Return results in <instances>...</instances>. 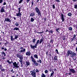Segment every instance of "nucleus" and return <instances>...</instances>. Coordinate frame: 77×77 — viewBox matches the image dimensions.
Listing matches in <instances>:
<instances>
[{
  "mask_svg": "<svg viewBox=\"0 0 77 77\" xmlns=\"http://www.w3.org/2000/svg\"><path fill=\"white\" fill-rule=\"evenodd\" d=\"M31 59L32 60L31 62H33V65L34 66H38L39 65V64L38 62H36V61L34 59V58L32 56H31Z\"/></svg>",
  "mask_w": 77,
  "mask_h": 77,
  "instance_id": "1",
  "label": "nucleus"
},
{
  "mask_svg": "<svg viewBox=\"0 0 77 77\" xmlns=\"http://www.w3.org/2000/svg\"><path fill=\"white\" fill-rule=\"evenodd\" d=\"M35 11L36 13L38 14V17H41V12L40 11L39 9L38 8V7H36L35 8Z\"/></svg>",
  "mask_w": 77,
  "mask_h": 77,
  "instance_id": "2",
  "label": "nucleus"
},
{
  "mask_svg": "<svg viewBox=\"0 0 77 77\" xmlns=\"http://www.w3.org/2000/svg\"><path fill=\"white\" fill-rule=\"evenodd\" d=\"M31 73V75H32L33 77H36V72H35V69H34L32 70V71H30Z\"/></svg>",
  "mask_w": 77,
  "mask_h": 77,
  "instance_id": "3",
  "label": "nucleus"
},
{
  "mask_svg": "<svg viewBox=\"0 0 77 77\" xmlns=\"http://www.w3.org/2000/svg\"><path fill=\"white\" fill-rule=\"evenodd\" d=\"M72 51L71 50H69L67 51V53H66V57H68L69 55H71L72 54Z\"/></svg>",
  "mask_w": 77,
  "mask_h": 77,
  "instance_id": "4",
  "label": "nucleus"
},
{
  "mask_svg": "<svg viewBox=\"0 0 77 77\" xmlns=\"http://www.w3.org/2000/svg\"><path fill=\"white\" fill-rule=\"evenodd\" d=\"M18 38V35H15V38H13V36L12 35L11 36V41H14V39H17Z\"/></svg>",
  "mask_w": 77,
  "mask_h": 77,
  "instance_id": "5",
  "label": "nucleus"
},
{
  "mask_svg": "<svg viewBox=\"0 0 77 77\" xmlns=\"http://www.w3.org/2000/svg\"><path fill=\"white\" fill-rule=\"evenodd\" d=\"M38 44H37V43H36L35 44V45L33 46V45L31 44L30 45V46L31 48H32V49H35V48H37V45Z\"/></svg>",
  "mask_w": 77,
  "mask_h": 77,
  "instance_id": "6",
  "label": "nucleus"
},
{
  "mask_svg": "<svg viewBox=\"0 0 77 77\" xmlns=\"http://www.w3.org/2000/svg\"><path fill=\"white\" fill-rule=\"evenodd\" d=\"M69 71L71 73H73V74H75V71L74 70V69H71L70 68H69Z\"/></svg>",
  "mask_w": 77,
  "mask_h": 77,
  "instance_id": "7",
  "label": "nucleus"
},
{
  "mask_svg": "<svg viewBox=\"0 0 77 77\" xmlns=\"http://www.w3.org/2000/svg\"><path fill=\"white\" fill-rule=\"evenodd\" d=\"M13 65L15 67V68H19V66L17 65V62H15L14 63H13Z\"/></svg>",
  "mask_w": 77,
  "mask_h": 77,
  "instance_id": "8",
  "label": "nucleus"
},
{
  "mask_svg": "<svg viewBox=\"0 0 77 77\" xmlns=\"http://www.w3.org/2000/svg\"><path fill=\"white\" fill-rule=\"evenodd\" d=\"M75 56H76V53L73 52H72V54L70 55V56L71 57H74Z\"/></svg>",
  "mask_w": 77,
  "mask_h": 77,
  "instance_id": "9",
  "label": "nucleus"
},
{
  "mask_svg": "<svg viewBox=\"0 0 77 77\" xmlns=\"http://www.w3.org/2000/svg\"><path fill=\"white\" fill-rule=\"evenodd\" d=\"M61 18L62 20V21L64 22V16L63 14L61 13Z\"/></svg>",
  "mask_w": 77,
  "mask_h": 77,
  "instance_id": "10",
  "label": "nucleus"
},
{
  "mask_svg": "<svg viewBox=\"0 0 77 77\" xmlns=\"http://www.w3.org/2000/svg\"><path fill=\"white\" fill-rule=\"evenodd\" d=\"M5 21H6L7 22H9V23H11V20H10V19L9 18H6L5 19Z\"/></svg>",
  "mask_w": 77,
  "mask_h": 77,
  "instance_id": "11",
  "label": "nucleus"
},
{
  "mask_svg": "<svg viewBox=\"0 0 77 77\" xmlns=\"http://www.w3.org/2000/svg\"><path fill=\"white\" fill-rule=\"evenodd\" d=\"M47 32H49V33H51V34H53V31L52 30L49 31L48 29H47L45 31V33H46Z\"/></svg>",
  "mask_w": 77,
  "mask_h": 77,
  "instance_id": "12",
  "label": "nucleus"
},
{
  "mask_svg": "<svg viewBox=\"0 0 77 77\" xmlns=\"http://www.w3.org/2000/svg\"><path fill=\"white\" fill-rule=\"evenodd\" d=\"M3 66H2V64L0 65V69H1V71L2 72H4L5 71V69H3Z\"/></svg>",
  "mask_w": 77,
  "mask_h": 77,
  "instance_id": "13",
  "label": "nucleus"
},
{
  "mask_svg": "<svg viewBox=\"0 0 77 77\" xmlns=\"http://www.w3.org/2000/svg\"><path fill=\"white\" fill-rule=\"evenodd\" d=\"M31 54V52L30 51H28L26 53V56H30Z\"/></svg>",
  "mask_w": 77,
  "mask_h": 77,
  "instance_id": "14",
  "label": "nucleus"
},
{
  "mask_svg": "<svg viewBox=\"0 0 77 77\" xmlns=\"http://www.w3.org/2000/svg\"><path fill=\"white\" fill-rule=\"evenodd\" d=\"M76 37V35L74 34L72 38L71 39V42H72V41H73L74 40H75V38Z\"/></svg>",
  "mask_w": 77,
  "mask_h": 77,
  "instance_id": "15",
  "label": "nucleus"
},
{
  "mask_svg": "<svg viewBox=\"0 0 77 77\" xmlns=\"http://www.w3.org/2000/svg\"><path fill=\"white\" fill-rule=\"evenodd\" d=\"M16 16L21 17V13L20 12H18V13L16 14Z\"/></svg>",
  "mask_w": 77,
  "mask_h": 77,
  "instance_id": "16",
  "label": "nucleus"
},
{
  "mask_svg": "<svg viewBox=\"0 0 77 77\" xmlns=\"http://www.w3.org/2000/svg\"><path fill=\"white\" fill-rule=\"evenodd\" d=\"M17 27H15L14 28L13 30H18L19 32H20V29H19V28H17Z\"/></svg>",
  "mask_w": 77,
  "mask_h": 77,
  "instance_id": "17",
  "label": "nucleus"
},
{
  "mask_svg": "<svg viewBox=\"0 0 77 77\" xmlns=\"http://www.w3.org/2000/svg\"><path fill=\"white\" fill-rule=\"evenodd\" d=\"M58 60V59H57V56L54 55V61H56Z\"/></svg>",
  "mask_w": 77,
  "mask_h": 77,
  "instance_id": "18",
  "label": "nucleus"
},
{
  "mask_svg": "<svg viewBox=\"0 0 77 77\" xmlns=\"http://www.w3.org/2000/svg\"><path fill=\"white\" fill-rule=\"evenodd\" d=\"M1 54L2 55V56H4V57H6V53H5V52L3 51H2L1 53Z\"/></svg>",
  "mask_w": 77,
  "mask_h": 77,
  "instance_id": "19",
  "label": "nucleus"
},
{
  "mask_svg": "<svg viewBox=\"0 0 77 77\" xmlns=\"http://www.w3.org/2000/svg\"><path fill=\"white\" fill-rule=\"evenodd\" d=\"M35 13L33 12V13H31L30 15V17H33V16H35Z\"/></svg>",
  "mask_w": 77,
  "mask_h": 77,
  "instance_id": "20",
  "label": "nucleus"
},
{
  "mask_svg": "<svg viewBox=\"0 0 77 77\" xmlns=\"http://www.w3.org/2000/svg\"><path fill=\"white\" fill-rule=\"evenodd\" d=\"M26 65L27 66H30V62L29 61H26Z\"/></svg>",
  "mask_w": 77,
  "mask_h": 77,
  "instance_id": "21",
  "label": "nucleus"
},
{
  "mask_svg": "<svg viewBox=\"0 0 77 77\" xmlns=\"http://www.w3.org/2000/svg\"><path fill=\"white\" fill-rule=\"evenodd\" d=\"M52 72L51 74L50 77H53V75L54 74V72L53 70L52 71Z\"/></svg>",
  "mask_w": 77,
  "mask_h": 77,
  "instance_id": "22",
  "label": "nucleus"
},
{
  "mask_svg": "<svg viewBox=\"0 0 77 77\" xmlns=\"http://www.w3.org/2000/svg\"><path fill=\"white\" fill-rule=\"evenodd\" d=\"M7 62H8V64H11L12 63V60H11V62H10V61H9V60H7Z\"/></svg>",
  "mask_w": 77,
  "mask_h": 77,
  "instance_id": "23",
  "label": "nucleus"
},
{
  "mask_svg": "<svg viewBox=\"0 0 77 77\" xmlns=\"http://www.w3.org/2000/svg\"><path fill=\"white\" fill-rule=\"evenodd\" d=\"M58 30H60V28L59 27L58 28H56V31L57 33H59V32Z\"/></svg>",
  "mask_w": 77,
  "mask_h": 77,
  "instance_id": "24",
  "label": "nucleus"
},
{
  "mask_svg": "<svg viewBox=\"0 0 77 77\" xmlns=\"http://www.w3.org/2000/svg\"><path fill=\"white\" fill-rule=\"evenodd\" d=\"M25 51H26V49H23V50H21L20 51H19V52L22 53L23 52H25Z\"/></svg>",
  "mask_w": 77,
  "mask_h": 77,
  "instance_id": "25",
  "label": "nucleus"
},
{
  "mask_svg": "<svg viewBox=\"0 0 77 77\" xmlns=\"http://www.w3.org/2000/svg\"><path fill=\"white\" fill-rule=\"evenodd\" d=\"M34 58H36V59H38V56L36 54H35L34 55Z\"/></svg>",
  "mask_w": 77,
  "mask_h": 77,
  "instance_id": "26",
  "label": "nucleus"
},
{
  "mask_svg": "<svg viewBox=\"0 0 77 77\" xmlns=\"http://www.w3.org/2000/svg\"><path fill=\"white\" fill-rule=\"evenodd\" d=\"M43 40H44V39L42 38L41 39L39 42V44H41V43H42V42H43V41H44Z\"/></svg>",
  "mask_w": 77,
  "mask_h": 77,
  "instance_id": "27",
  "label": "nucleus"
},
{
  "mask_svg": "<svg viewBox=\"0 0 77 77\" xmlns=\"http://www.w3.org/2000/svg\"><path fill=\"white\" fill-rule=\"evenodd\" d=\"M19 59L20 60H23V56H20L19 57Z\"/></svg>",
  "mask_w": 77,
  "mask_h": 77,
  "instance_id": "28",
  "label": "nucleus"
},
{
  "mask_svg": "<svg viewBox=\"0 0 77 77\" xmlns=\"http://www.w3.org/2000/svg\"><path fill=\"white\" fill-rule=\"evenodd\" d=\"M68 29L69 30H70V31H72V28L71 27H69Z\"/></svg>",
  "mask_w": 77,
  "mask_h": 77,
  "instance_id": "29",
  "label": "nucleus"
},
{
  "mask_svg": "<svg viewBox=\"0 0 77 77\" xmlns=\"http://www.w3.org/2000/svg\"><path fill=\"white\" fill-rule=\"evenodd\" d=\"M67 15L69 16V17H71V15H72V14H71V13H69Z\"/></svg>",
  "mask_w": 77,
  "mask_h": 77,
  "instance_id": "30",
  "label": "nucleus"
},
{
  "mask_svg": "<svg viewBox=\"0 0 77 77\" xmlns=\"http://www.w3.org/2000/svg\"><path fill=\"white\" fill-rule=\"evenodd\" d=\"M6 43H5V45H8V44H9V43L7 41H6Z\"/></svg>",
  "mask_w": 77,
  "mask_h": 77,
  "instance_id": "31",
  "label": "nucleus"
},
{
  "mask_svg": "<svg viewBox=\"0 0 77 77\" xmlns=\"http://www.w3.org/2000/svg\"><path fill=\"white\" fill-rule=\"evenodd\" d=\"M35 42H36V39L35 38H33V40H32V42H33V43H35Z\"/></svg>",
  "mask_w": 77,
  "mask_h": 77,
  "instance_id": "32",
  "label": "nucleus"
},
{
  "mask_svg": "<svg viewBox=\"0 0 77 77\" xmlns=\"http://www.w3.org/2000/svg\"><path fill=\"white\" fill-rule=\"evenodd\" d=\"M16 56L17 57H19V58L20 56H21V55H20L19 54H17L16 55Z\"/></svg>",
  "mask_w": 77,
  "mask_h": 77,
  "instance_id": "33",
  "label": "nucleus"
},
{
  "mask_svg": "<svg viewBox=\"0 0 77 77\" xmlns=\"http://www.w3.org/2000/svg\"><path fill=\"white\" fill-rule=\"evenodd\" d=\"M71 72H69V73H66V74H68L69 75H72V74Z\"/></svg>",
  "mask_w": 77,
  "mask_h": 77,
  "instance_id": "34",
  "label": "nucleus"
},
{
  "mask_svg": "<svg viewBox=\"0 0 77 77\" xmlns=\"http://www.w3.org/2000/svg\"><path fill=\"white\" fill-rule=\"evenodd\" d=\"M37 62L39 63L40 62V63H42V61H41V60H37Z\"/></svg>",
  "mask_w": 77,
  "mask_h": 77,
  "instance_id": "35",
  "label": "nucleus"
},
{
  "mask_svg": "<svg viewBox=\"0 0 77 77\" xmlns=\"http://www.w3.org/2000/svg\"><path fill=\"white\" fill-rule=\"evenodd\" d=\"M15 25L16 26H19V23L18 22H16Z\"/></svg>",
  "mask_w": 77,
  "mask_h": 77,
  "instance_id": "36",
  "label": "nucleus"
},
{
  "mask_svg": "<svg viewBox=\"0 0 77 77\" xmlns=\"http://www.w3.org/2000/svg\"><path fill=\"white\" fill-rule=\"evenodd\" d=\"M48 47L49 48H50L51 47V45L50 43H48Z\"/></svg>",
  "mask_w": 77,
  "mask_h": 77,
  "instance_id": "37",
  "label": "nucleus"
},
{
  "mask_svg": "<svg viewBox=\"0 0 77 77\" xmlns=\"http://www.w3.org/2000/svg\"><path fill=\"white\" fill-rule=\"evenodd\" d=\"M50 43H51V44L53 43V39H51L50 41Z\"/></svg>",
  "mask_w": 77,
  "mask_h": 77,
  "instance_id": "38",
  "label": "nucleus"
},
{
  "mask_svg": "<svg viewBox=\"0 0 77 77\" xmlns=\"http://www.w3.org/2000/svg\"><path fill=\"white\" fill-rule=\"evenodd\" d=\"M23 1V0H20V1L19 2V4H20V3H21Z\"/></svg>",
  "mask_w": 77,
  "mask_h": 77,
  "instance_id": "39",
  "label": "nucleus"
},
{
  "mask_svg": "<svg viewBox=\"0 0 77 77\" xmlns=\"http://www.w3.org/2000/svg\"><path fill=\"white\" fill-rule=\"evenodd\" d=\"M31 21L32 22H33V21H34V19L33 18H31Z\"/></svg>",
  "mask_w": 77,
  "mask_h": 77,
  "instance_id": "40",
  "label": "nucleus"
},
{
  "mask_svg": "<svg viewBox=\"0 0 77 77\" xmlns=\"http://www.w3.org/2000/svg\"><path fill=\"white\" fill-rule=\"evenodd\" d=\"M55 51H56V53H57V54H59V52H58V50H57V49H56Z\"/></svg>",
  "mask_w": 77,
  "mask_h": 77,
  "instance_id": "41",
  "label": "nucleus"
},
{
  "mask_svg": "<svg viewBox=\"0 0 77 77\" xmlns=\"http://www.w3.org/2000/svg\"><path fill=\"white\" fill-rule=\"evenodd\" d=\"M1 12H5V10L1 9Z\"/></svg>",
  "mask_w": 77,
  "mask_h": 77,
  "instance_id": "42",
  "label": "nucleus"
},
{
  "mask_svg": "<svg viewBox=\"0 0 77 77\" xmlns=\"http://www.w3.org/2000/svg\"><path fill=\"white\" fill-rule=\"evenodd\" d=\"M45 74H47V73H48V70H46L45 71Z\"/></svg>",
  "mask_w": 77,
  "mask_h": 77,
  "instance_id": "43",
  "label": "nucleus"
},
{
  "mask_svg": "<svg viewBox=\"0 0 77 77\" xmlns=\"http://www.w3.org/2000/svg\"><path fill=\"white\" fill-rule=\"evenodd\" d=\"M35 72H39V70L38 69H36V70H35Z\"/></svg>",
  "mask_w": 77,
  "mask_h": 77,
  "instance_id": "44",
  "label": "nucleus"
},
{
  "mask_svg": "<svg viewBox=\"0 0 77 77\" xmlns=\"http://www.w3.org/2000/svg\"><path fill=\"white\" fill-rule=\"evenodd\" d=\"M52 8L54 9H55V5H54V4L52 5Z\"/></svg>",
  "mask_w": 77,
  "mask_h": 77,
  "instance_id": "45",
  "label": "nucleus"
},
{
  "mask_svg": "<svg viewBox=\"0 0 77 77\" xmlns=\"http://www.w3.org/2000/svg\"><path fill=\"white\" fill-rule=\"evenodd\" d=\"M41 77H45V75L44 73H42V75Z\"/></svg>",
  "mask_w": 77,
  "mask_h": 77,
  "instance_id": "46",
  "label": "nucleus"
},
{
  "mask_svg": "<svg viewBox=\"0 0 77 77\" xmlns=\"http://www.w3.org/2000/svg\"><path fill=\"white\" fill-rule=\"evenodd\" d=\"M44 20V22H45L47 21V18H45L43 19Z\"/></svg>",
  "mask_w": 77,
  "mask_h": 77,
  "instance_id": "47",
  "label": "nucleus"
},
{
  "mask_svg": "<svg viewBox=\"0 0 77 77\" xmlns=\"http://www.w3.org/2000/svg\"><path fill=\"white\" fill-rule=\"evenodd\" d=\"M18 11H19L18 12H21V7L19 8H18Z\"/></svg>",
  "mask_w": 77,
  "mask_h": 77,
  "instance_id": "48",
  "label": "nucleus"
},
{
  "mask_svg": "<svg viewBox=\"0 0 77 77\" xmlns=\"http://www.w3.org/2000/svg\"><path fill=\"white\" fill-rule=\"evenodd\" d=\"M39 40H38L36 42V44H39Z\"/></svg>",
  "mask_w": 77,
  "mask_h": 77,
  "instance_id": "49",
  "label": "nucleus"
},
{
  "mask_svg": "<svg viewBox=\"0 0 77 77\" xmlns=\"http://www.w3.org/2000/svg\"><path fill=\"white\" fill-rule=\"evenodd\" d=\"M75 7L74 8L75 9H77V5H74Z\"/></svg>",
  "mask_w": 77,
  "mask_h": 77,
  "instance_id": "50",
  "label": "nucleus"
},
{
  "mask_svg": "<svg viewBox=\"0 0 77 77\" xmlns=\"http://www.w3.org/2000/svg\"><path fill=\"white\" fill-rule=\"evenodd\" d=\"M33 1H32V7H33Z\"/></svg>",
  "mask_w": 77,
  "mask_h": 77,
  "instance_id": "51",
  "label": "nucleus"
},
{
  "mask_svg": "<svg viewBox=\"0 0 77 77\" xmlns=\"http://www.w3.org/2000/svg\"><path fill=\"white\" fill-rule=\"evenodd\" d=\"M55 1H56V2H58V3L60 2V0H55Z\"/></svg>",
  "mask_w": 77,
  "mask_h": 77,
  "instance_id": "52",
  "label": "nucleus"
},
{
  "mask_svg": "<svg viewBox=\"0 0 77 77\" xmlns=\"http://www.w3.org/2000/svg\"><path fill=\"white\" fill-rule=\"evenodd\" d=\"M2 56V59H3L4 60V59H5V56Z\"/></svg>",
  "mask_w": 77,
  "mask_h": 77,
  "instance_id": "53",
  "label": "nucleus"
},
{
  "mask_svg": "<svg viewBox=\"0 0 77 77\" xmlns=\"http://www.w3.org/2000/svg\"><path fill=\"white\" fill-rule=\"evenodd\" d=\"M20 63H23V60H19Z\"/></svg>",
  "mask_w": 77,
  "mask_h": 77,
  "instance_id": "54",
  "label": "nucleus"
},
{
  "mask_svg": "<svg viewBox=\"0 0 77 77\" xmlns=\"http://www.w3.org/2000/svg\"><path fill=\"white\" fill-rule=\"evenodd\" d=\"M30 0H26L27 3H29V2L30 1Z\"/></svg>",
  "mask_w": 77,
  "mask_h": 77,
  "instance_id": "55",
  "label": "nucleus"
},
{
  "mask_svg": "<svg viewBox=\"0 0 77 77\" xmlns=\"http://www.w3.org/2000/svg\"><path fill=\"white\" fill-rule=\"evenodd\" d=\"M49 71H50V72H51V71H52V69H51V68H50V69L49 70Z\"/></svg>",
  "mask_w": 77,
  "mask_h": 77,
  "instance_id": "56",
  "label": "nucleus"
},
{
  "mask_svg": "<svg viewBox=\"0 0 77 77\" xmlns=\"http://www.w3.org/2000/svg\"><path fill=\"white\" fill-rule=\"evenodd\" d=\"M13 71H14V69H12L11 71H10V72H13Z\"/></svg>",
  "mask_w": 77,
  "mask_h": 77,
  "instance_id": "57",
  "label": "nucleus"
},
{
  "mask_svg": "<svg viewBox=\"0 0 77 77\" xmlns=\"http://www.w3.org/2000/svg\"><path fill=\"white\" fill-rule=\"evenodd\" d=\"M3 3V0H0V3Z\"/></svg>",
  "mask_w": 77,
  "mask_h": 77,
  "instance_id": "58",
  "label": "nucleus"
},
{
  "mask_svg": "<svg viewBox=\"0 0 77 77\" xmlns=\"http://www.w3.org/2000/svg\"><path fill=\"white\" fill-rule=\"evenodd\" d=\"M6 5V2H5L3 3V5Z\"/></svg>",
  "mask_w": 77,
  "mask_h": 77,
  "instance_id": "59",
  "label": "nucleus"
},
{
  "mask_svg": "<svg viewBox=\"0 0 77 77\" xmlns=\"http://www.w3.org/2000/svg\"><path fill=\"white\" fill-rule=\"evenodd\" d=\"M63 40H65V36H64V37H63Z\"/></svg>",
  "mask_w": 77,
  "mask_h": 77,
  "instance_id": "60",
  "label": "nucleus"
},
{
  "mask_svg": "<svg viewBox=\"0 0 77 77\" xmlns=\"http://www.w3.org/2000/svg\"><path fill=\"white\" fill-rule=\"evenodd\" d=\"M46 51L47 52L46 53V56H47L48 55V51Z\"/></svg>",
  "mask_w": 77,
  "mask_h": 77,
  "instance_id": "61",
  "label": "nucleus"
},
{
  "mask_svg": "<svg viewBox=\"0 0 77 77\" xmlns=\"http://www.w3.org/2000/svg\"><path fill=\"white\" fill-rule=\"evenodd\" d=\"M72 1H73L74 2H77V0H72Z\"/></svg>",
  "mask_w": 77,
  "mask_h": 77,
  "instance_id": "62",
  "label": "nucleus"
},
{
  "mask_svg": "<svg viewBox=\"0 0 77 77\" xmlns=\"http://www.w3.org/2000/svg\"><path fill=\"white\" fill-rule=\"evenodd\" d=\"M20 50H23V47H20Z\"/></svg>",
  "mask_w": 77,
  "mask_h": 77,
  "instance_id": "63",
  "label": "nucleus"
},
{
  "mask_svg": "<svg viewBox=\"0 0 77 77\" xmlns=\"http://www.w3.org/2000/svg\"><path fill=\"white\" fill-rule=\"evenodd\" d=\"M75 28H76V29H77V24L76 25H75Z\"/></svg>",
  "mask_w": 77,
  "mask_h": 77,
  "instance_id": "64",
  "label": "nucleus"
}]
</instances>
